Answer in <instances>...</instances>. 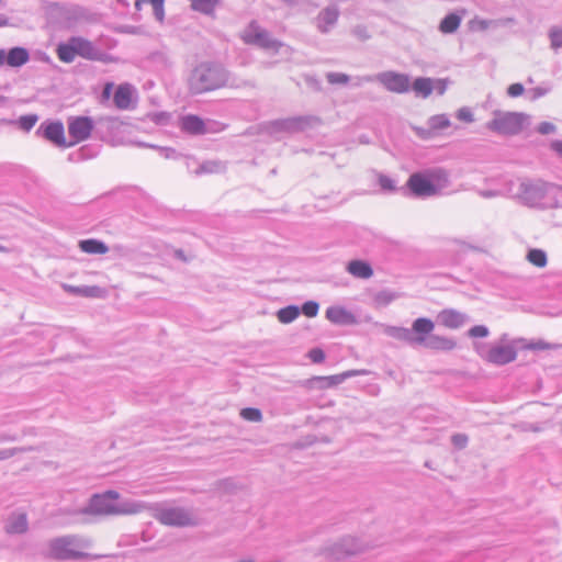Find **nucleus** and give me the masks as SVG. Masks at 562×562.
<instances>
[{
  "instance_id": "obj_1",
  "label": "nucleus",
  "mask_w": 562,
  "mask_h": 562,
  "mask_svg": "<svg viewBox=\"0 0 562 562\" xmlns=\"http://www.w3.org/2000/svg\"><path fill=\"white\" fill-rule=\"evenodd\" d=\"M435 323L427 317L416 318L411 328L387 326L384 333L396 340L404 341L411 347H425L431 350H452L456 341L451 338L434 335Z\"/></svg>"
},
{
  "instance_id": "obj_2",
  "label": "nucleus",
  "mask_w": 562,
  "mask_h": 562,
  "mask_svg": "<svg viewBox=\"0 0 562 562\" xmlns=\"http://www.w3.org/2000/svg\"><path fill=\"white\" fill-rule=\"evenodd\" d=\"M187 89L191 95H201L238 85L231 71L220 61L204 60L196 64L188 74Z\"/></svg>"
},
{
  "instance_id": "obj_44",
  "label": "nucleus",
  "mask_w": 562,
  "mask_h": 562,
  "mask_svg": "<svg viewBox=\"0 0 562 562\" xmlns=\"http://www.w3.org/2000/svg\"><path fill=\"white\" fill-rule=\"evenodd\" d=\"M488 328L484 325H475L469 329L468 335L473 338H483L488 335Z\"/></svg>"
},
{
  "instance_id": "obj_40",
  "label": "nucleus",
  "mask_w": 562,
  "mask_h": 562,
  "mask_svg": "<svg viewBox=\"0 0 562 562\" xmlns=\"http://www.w3.org/2000/svg\"><path fill=\"white\" fill-rule=\"evenodd\" d=\"M144 147H150L154 149H157L159 154L166 158V159H177L179 157V154L176 151V149L171 147H160L156 145H148V144H140Z\"/></svg>"
},
{
  "instance_id": "obj_4",
  "label": "nucleus",
  "mask_w": 562,
  "mask_h": 562,
  "mask_svg": "<svg viewBox=\"0 0 562 562\" xmlns=\"http://www.w3.org/2000/svg\"><path fill=\"white\" fill-rule=\"evenodd\" d=\"M92 547L88 537L70 533L52 538L47 541L45 555L57 561L86 560L90 554L86 550Z\"/></svg>"
},
{
  "instance_id": "obj_8",
  "label": "nucleus",
  "mask_w": 562,
  "mask_h": 562,
  "mask_svg": "<svg viewBox=\"0 0 562 562\" xmlns=\"http://www.w3.org/2000/svg\"><path fill=\"white\" fill-rule=\"evenodd\" d=\"M154 517L159 522L171 527H187L196 524V518L190 509L179 506L156 505Z\"/></svg>"
},
{
  "instance_id": "obj_25",
  "label": "nucleus",
  "mask_w": 562,
  "mask_h": 562,
  "mask_svg": "<svg viewBox=\"0 0 562 562\" xmlns=\"http://www.w3.org/2000/svg\"><path fill=\"white\" fill-rule=\"evenodd\" d=\"M57 57L60 61L69 64L72 63L78 56L75 43V36H71L67 42L60 43L56 48Z\"/></svg>"
},
{
  "instance_id": "obj_28",
  "label": "nucleus",
  "mask_w": 562,
  "mask_h": 562,
  "mask_svg": "<svg viewBox=\"0 0 562 562\" xmlns=\"http://www.w3.org/2000/svg\"><path fill=\"white\" fill-rule=\"evenodd\" d=\"M461 21L460 14L451 12L440 21L438 29L443 34H452L460 27Z\"/></svg>"
},
{
  "instance_id": "obj_55",
  "label": "nucleus",
  "mask_w": 562,
  "mask_h": 562,
  "mask_svg": "<svg viewBox=\"0 0 562 562\" xmlns=\"http://www.w3.org/2000/svg\"><path fill=\"white\" fill-rule=\"evenodd\" d=\"M479 194L482 196V198H485V199H491V198H495L498 195V192L497 191H494V190H480L479 191Z\"/></svg>"
},
{
  "instance_id": "obj_5",
  "label": "nucleus",
  "mask_w": 562,
  "mask_h": 562,
  "mask_svg": "<svg viewBox=\"0 0 562 562\" xmlns=\"http://www.w3.org/2000/svg\"><path fill=\"white\" fill-rule=\"evenodd\" d=\"M561 187L541 180H525L518 189L519 200L527 206L538 209L559 207Z\"/></svg>"
},
{
  "instance_id": "obj_36",
  "label": "nucleus",
  "mask_w": 562,
  "mask_h": 562,
  "mask_svg": "<svg viewBox=\"0 0 562 562\" xmlns=\"http://www.w3.org/2000/svg\"><path fill=\"white\" fill-rule=\"evenodd\" d=\"M240 416L248 422L258 423L262 419V413L255 407H246L240 411Z\"/></svg>"
},
{
  "instance_id": "obj_62",
  "label": "nucleus",
  "mask_w": 562,
  "mask_h": 562,
  "mask_svg": "<svg viewBox=\"0 0 562 562\" xmlns=\"http://www.w3.org/2000/svg\"><path fill=\"white\" fill-rule=\"evenodd\" d=\"M76 288H77V286L68 285V286H67V290H68L69 292H71V293H75V294H76Z\"/></svg>"
},
{
  "instance_id": "obj_17",
  "label": "nucleus",
  "mask_w": 562,
  "mask_h": 562,
  "mask_svg": "<svg viewBox=\"0 0 562 562\" xmlns=\"http://www.w3.org/2000/svg\"><path fill=\"white\" fill-rule=\"evenodd\" d=\"M339 9L337 5H328L319 11L317 16L315 18V24L317 30L327 34L331 31V29L336 25L339 18Z\"/></svg>"
},
{
  "instance_id": "obj_52",
  "label": "nucleus",
  "mask_w": 562,
  "mask_h": 562,
  "mask_svg": "<svg viewBox=\"0 0 562 562\" xmlns=\"http://www.w3.org/2000/svg\"><path fill=\"white\" fill-rule=\"evenodd\" d=\"M20 451H22V449H20V448L0 449V461L8 460V459L14 457Z\"/></svg>"
},
{
  "instance_id": "obj_32",
  "label": "nucleus",
  "mask_w": 562,
  "mask_h": 562,
  "mask_svg": "<svg viewBox=\"0 0 562 562\" xmlns=\"http://www.w3.org/2000/svg\"><path fill=\"white\" fill-rule=\"evenodd\" d=\"M300 315V308L296 305H289L280 308L277 313L278 319L283 324H289Z\"/></svg>"
},
{
  "instance_id": "obj_22",
  "label": "nucleus",
  "mask_w": 562,
  "mask_h": 562,
  "mask_svg": "<svg viewBox=\"0 0 562 562\" xmlns=\"http://www.w3.org/2000/svg\"><path fill=\"white\" fill-rule=\"evenodd\" d=\"M467 315L463 314V313H460L456 310H443L439 313L438 315V319L439 322L448 327V328H452V329H457V328H460L461 326H463V324L467 322Z\"/></svg>"
},
{
  "instance_id": "obj_43",
  "label": "nucleus",
  "mask_w": 562,
  "mask_h": 562,
  "mask_svg": "<svg viewBox=\"0 0 562 562\" xmlns=\"http://www.w3.org/2000/svg\"><path fill=\"white\" fill-rule=\"evenodd\" d=\"M101 289L97 285H83L80 288H76V294L86 296V297H95L99 295Z\"/></svg>"
},
{
  "instance_id": "obj_9",
  "label": "nucleus",
  "mask_w": 562,
  "mask_h": 562,
  "mask_svg": "<svg viewBox=\"0 0 562 562\" xmlns=\"http://www.w3.org/2000/svg\"><path fill=\"white\" fill-rule=\"evenodd\" d=\"M241 40L248 45H256L266 49H279L281 43L272 38L256 21H251L241 33Z\"/></svg>"
},
{
  "instance_id": "obj_61",
  "label": "nucleus",
  "mask_w": 562,
  "mask_h": 562,
  "mask_svg": "<svg viewBox=\"0 0 562 562\" xmlns=\"http://www.w3.org/2000/svg\"><path fill=\"white\" fill-rule=\"evenodd\" d=\"M110 90H111V86H110V85H108V86L104 88V90H103V95L108 98V97L110 95Z\"/></svg>"
},
{
  "instance_id": "obj_50",
  "label": "nucleus",
  "mask_w": 562,
  "mask_h": 562,
  "mask_svg": "<svg viewBox=\"0 0 562 562\" xmlns=\"http://www.w3.org/2000/svg\"><path fill=\"white\" fill-rule=\"evenodd\" d=\"M525 91V88L521 83H513L507 88V94L510 98H517L520 97Z\"/></svg>"
},
{
  "instance_id": "obj_47",
  "label": "nucleus",
  "mask_w": 562,
  "mask_h": 562,
  "mask_svg": "<svg viewBox=\"0 0 562 562\" xmlns=\"http://www.w3.org/2000/svg\"><path fill=\"white\" fill-rule=\"evenodd\" d=\"M379 184H380L381 189L384 191H394L395 190L394 180L387 176L381 175L379 177Z\"/></svg>"
},
{
  "instance_id": "obj_10",
  "label": "nucleus",
  "mask_w": 562,
  "mask_h": 562,
  "mask_svg": "<svg viewBox=\"0 0 562 562\" xmlns=\"http://www.w3.org/2000/svg\"><path fill=\"white\" fill-rule=\"evenodd\" d=\"M366 549V544L357 538L345 537L340 541L325 549V554L336 561L345 559L349 555L359 553Z\"/></svg>"
},
{
  "instance_id": "obj_18",
  "label": "nucleus",
  "mask_w": 562,
  "mask_h": 562,
  "mask_svg": "<svg viewBox=\"0 0 562 562\" xmlns=\"http://www.w3.org/2000/svg\"><path fill=\"white\" fill-rule=\"evenodd\" d=\"M75 43L78 56L88 60H105L106 54L94 46L92 42L80 36H75Z\"/></svg>"
},
{
  "instance_id": "obj_16",
  "label": "nucleus",
  "mask_w": 562,
  "mask_h": 562,
  "mask_svg": "<svg viewBox=\"0 0 562 562\" xmlns=\"http://www.w3.org/2000/svg\"><path fill=\"white\" fill-rule=\"evenodd\" d=\"M483 357L493 364L504 366L516 359L517 351L510 345H498L492 346Z\"/></svg>"
},
{
  "instance_id": "obj_38",
  "label": "nucleus",
  "mask_w": 562,
  "mask_h": 562,
  "mask_svg": "<svg viewBox=\"0 0 562 562\" xmlns=\"http://www.w3.org/2000/svg\"><path fill=\"white\" fill-rule=\"evenodd\" d=\"M37 120H38V117L36 114L22 115L19 119V126L21 130L29 132L34 127Z\"/></svg>"
},
{
  "instance_id": "obj_63",
  "label": "nucleus",
  "mask_w": 562,
  "mask_h": 562,
  "mask_svg": "<svg viewBox=\"0 0 562 562\" xmlns=\"http://www.w3.org/2000/svg\"><path fill=\"white\" fill-rule=\"evenodd\" d=\"M417 133H418V135H420L423 137H426L425 136V131L423 128H417Z\"/></svg>"
},
{
  "instance_id": "obj_12",
  "label": "nucleus",
  "mask_w": 562,
  "mask_h": 562,
  "mask_svg": "<svg viewBox=\"0 0 562 562\" xmlns=\"http://www.w3.org/2000/svg\"><path fill=\"white\" fill-rule=\"evenodd\" d=\"M315 121H317V119L310 115L292 116L274 120L270 123V127L272 132H285L293 134L305 131Z\"/></svg>"
},
{
  "instance_id": "obj_20",
  "label": "nucleus",
  "mask_w": 562,
  "mask_h": 562,
  "mask_svg": "<svg viewBox=\"0 0 562 562\" xmlns=\"http://www.w3.org/2000/svg\"><path fill=\"white\" fill-rule=\"evenodd\" d=\"M8 535H23L29 530V521L25 513H12L4 526Z\"/></svg>"
},
{
  "instance_id": "obj_53",
  "label": "nucleus",
  "mask_w": 562,
  "mask_h": 562,
  "mask_svg": "<svg viewBox=\"0 0 562 562\" xmlns=\"http://www.w3.org/2000/svg\"><path fill=\"white\" fill-rule=\"evenodd\" d=\"M550 148L560 157L562 158V140H552L550 144Z\"/></svg>"
},
{
  "instance_id": "obj_35",
  "label": "nucleus",
  "mask_w": 562,
  "mask_h": 562,
  "mask_svg": "<svg viewBox=\"0 0 562 562\" xmlns=\"http://www.w3.org/2000/svg\"><path fill=\"white\" fill-rule=\"evenodd\" d=\"M397 297L396 293L390 290H382L373 295V301L378 306H386Z\"/></svg>"
},
{
  "instance_id": "obj_6",
  "label": "nucleus",
  "mask_w": 562,
  "mask_h": 562,
  "mask_svg": "<svg viewBox=\"0 0 562 562\" xmlns=\"http://www.w3.org/2000/svg\"><path fill=\"white\" fill-rule=\"evenodd\" d=\"M527 120L528 115L525 113L495 111L494 119L486 127L499 135H517L522 131Z\"/></svg>"
},
{
  "instance_id": "obj_26",
  "label": "nucleus",
  "mask_w": 562,
  "mask_h": 562,
  "mask_svg": "<svg viewBox=\"0 0 562 562\" xmlns=\"http://www.w3.org/2000/svg\"><path fill=\"white\" fill-rule=\"evenodd\" d=\"M347 271L360 279H369L373 276L372 267L363 260H351L347 266Z\"/></svg>"
},
{
  "instance_id": "obj_54",
  "label": "nucleus",
  "mask_w": 562,
  "mask_h": 562,
  "mask_svg": "<svg viewBox=\"0 0 562 562\" xmlns=\"http://www.w3.org/2000/svg\"><path fill=\"white\" fill-rule=\"evenodd\" d=\"M153 11H154V15H155L156 20L159 21V22H162L164 19H165L164 5L160 7V8L153 9Z\"/></svg>"
},
{
  "instance_id": "obj_59",
  "label": "nucleus",
  "mask_w": 562,
  "mask_h": 562,
  "mask_svg": "<svg viewBox=\"0 0 562 562\" xmlns=\"http://www.w3.org/2000/svg\"><path fill=\"white\" fill-rule=\"evenodd\" d=\"M8 25V18L3 14H0V27Z\"/></svg>"
},
{
  "instance_id": "obj_42",
  "label": "nucleus",
  "mask_w": 562,
  "mask_h": 562,
  "mask_svg": "<svg viewBox=\"0 0 562 562\" xmlns=\"http://www.w3.org/2000/svg\"><path fill=\"white\" fill-rule=\"evenodd\" d=\"M319 305L315 301H307L303 303L300 308V313H303L307 317H315L318 313Z\"/></svg>"
},
{
  "instance_id": "obj_29",
  "label": "nucleus",
  "mask_w": 562,
  "mask_h": 562,
  "mask_svg": "<svg viewBox=\"0 0 562 562\" xmlns=\"http://www.w3.org/2000/svg\"><path fill=\"white\" fill-rule=\"evenodd\" d=\"M191 9L204 15H213L220 0H189Z\"/></svg>"
},
{
  "instance_id": "obj_15",
  "label": "nucleus",
  "mask_w": 562,
  "mask_h": 562,
  "mask_svg": "<svg viewBox=\"0 0 562 562\" xmlns=\"http://www.w3.org/2000/svg\"><path fill=\"white\" fill-rule=\"evenodd\" d=\"M36 134L58 147H69L65 138L64 125L60 121L45 122L37 128Z\"/></svg>"
},
{
  "instance_id": "obj_33",
  "label": "nucleus",
  "mask_w": 562,
  "mask_h": 562,
  "mask_svg": "<svg viewBox=\"0 0 562 562\" xmlns=\"http://www.w3.org/2000/svg\"><path fill=\"white\" fill-rule=\"evenodd\" d=\"M427 124L431 131H440V130L448 128L451 125V122H450L448 115L437 114V115L430 116L428 119Z\"/></svg>"
},
{
  "instance_id": "obj_48",
  "label": "nucleus",
  "mask_w": 562,
  "mask_h": 562,
  "mask_svg": "<svg viewBox=\"0 0 562 562\" xmlns=\"http://www.w3.org/2000/svg\"><path fill=\"white\" fill-rule=\"evenodd\" d=\"M308 358L314 363H321L325 359V352L321 348H313L308 351Z\"/></svg>"
},
{
  "instance_id": "obj_19",
  "label": "nucleus",
  "mask_w": 562,
  "mask_h": 562,
  "mask_svg": "<svg viewBox=\"0 0 562 562\" xmlns=\"http://www.w3.org/2000/svg\"><path fill=\"white\" fill-rule=\"evenodd\" d=\"M325 316L335 325L346 326L357 323V318L353 313L338 305L329 306L325 312Z\"/></svg>"
},
{
  "instance_id": "obj_41",
  "label": "nucleus",
  "mask_w": 562,
  "mask_h": 562,
  "mask_svg": "<svg viewBox=\"0 0 562 562\" xmlns=\"http://www.w3.org/2000/svg\"><path fill=\"white\" fill-rule=\"evenodd\" d=\"M326 79L330 85H346L350 77L342 72H327Z\"/></svg>"
},
{
  "instance_id": "obj_64",
  "label": "nucleus",
  "mask_w": 562,
  "mask_h": 562,
  "mask_svg": "<svg viewBox=\"0 0 562 562\" xmlns=\"http://www.w3.org/2000/svg\"><path fill=\"white\" fill-rule=\"evenodd\" d=\"M7 251H8V248L2 246V245H0V252H7Z\"/></svg>"
},
{
  "instance_id": "obj_49",
  "label": "nucleus",
  "mask_w": 562,
  "mask_h": 562,
  "mask_svg": "<svg viewBox=\"0 0 562 562\" xmlns=\"http://www.w3.org/2000/svg\"><path fill=\"white\" fill-rule=\"evenodd\" d=\"M557 130L555 125L551 122H541L537 126V132L541 135H549L554 133Z\"/></svg>"
},
{
  "instance_id": "obj_56",
  "label": "nucleus",
  "mask_w": 562,
  "mask_h": 562,
  "mask_svg": "<svg viewBox=\"0 0 562 562\" xmlns=\"http://www.w3.org/2000/svg\"><path fill=\"white\" fill-rule=\"evenodd\" d=\"M16 439H18L16 435H11V434H7V432L0 434V442H10V441H15Z\"/></svg>"
},
{
  "instance_id": "obj_24",
  "label": "nucleus",
  "mask_w": 562,
  "mask_h": 562,
  "mask_svg": "<svg viewBox=\"0 0 562 562\" xmlns=\"http://www.w3.org/2000/svg\"><path fill=\"white\" fill-rule=\"evenodd\" d=\"M30 60V53L26 48L15 46L5 52V63L10 67H21Z\"/></svg>"
},
{
  "instance_id": "obj_45",
  "label": "nucleus",
  "mask_w": 562,
  "mask_h": 562,
  "mask_svg": "<svg viewBox=\"0 0 562 562\" xmlns=\"http://www.w3.org/2000/svg\"><path fill=\"white\" fill-rule=\"evenodd\" d=\"M456 116L458 120L467 123H472L474 121L472 111L467 106L459 109L456 113Z\"/></svg>"
},
{
  "instance_id": "obj_31",
  "label": "nucleus",
  "mask_w": 562,
  "mask_h": 562,
  "mask_svg": "<svg viewBox=\"0 0 562 562\" xmlns=\"http://www.w3.org/2000/svg\"><path fill=\"white\" fill-rule=\"evenodd\" d=\"M226 170V164L222 160H206L200 164L196 175L202 173H222Z\"/></svg>"
},
{
  "instance_id": "obj_30",
  "label": "nucleus",
  "mask_w": 562,
  "mask_h": 562,
  "mask_svg": "<svg viewBox=\"0 0 562 562\" xmlns=\"http://www.w3.org/2000/svg\"><path fill=\"white\" fill-rule=\"evenodd\" d=\"M412 89L417 95L427 98L434 90L432 80L430 78L419 77L416 78L412 85Z\"/></svg>"
},
{
  "instance_id": "obj_21",
  "label": "nucleus",
  "mask_w": 562,
  "mask_h": 562,
  "mask_svg": "<svg viewBox=\"0 0 562 562\" xmlns=\"http://www.w3.org/2000/svg\"><path fill=\"white\" fill-rule=\"evenodd\" d=\"M180 128L190 135H203L206 133L204 121L194 114H188L181 117Z\"/></svg>"
},
{
  "instance_id": "obj_46",
  "label": "nucleus",
  "mask_w": 562,
  "mask_h": 562,
  "mask_svg": "<svg viewBox=\"0 0 562 562\" xmlns=\"http://www.w3.org/2000/svg\"><path fill=\"white\" fill-rule=\"evenodd\" d=\"M551 40V46L553 48L562 47V27L557 30H551L549 33Z\"/></svg>"
},
{
  "instance_id": "obj_3",
  "label": "nucleus",
  "mask_w": 562,
  "mask_h": 562,
  "mask_svg": "<svg viewBox=\"0 0 562 562\" xmlns=\"http://www.w3.org/2000/svg\"><path fill=\"white\" fill-rule=\"evenodd\" d=\"M120 494L116 491H106L93 494L88 504L77 510H63L74 516H119L132 515L142 512L144 505L134 501L119 502Z\"/></svg>"
},
{
  "instance_id": "obj_14",
  "label": "nucleus",
  "mask_w": 562,
  "mask_h": 562,
  "mask_svg": "<svg viewBox=\"0 0 562 562\" xmlns=\"http://www.w3.org/2000/svg\"><path fill=\"white\" fill-rule=\"evenodd\" d=\"M364 371L360 370H348L339 374L329 376H313L305 381V386L310 389L325 390L341 384L347 379L363 374Z\"/></svg>"
},
{
  "instance_id": "obj_60",
  "label": "nucleus",
  "mask_w": 562,
  "mask_h": 562,
  "mask_svg": "<svg viewBox=\"0 0 562 562\" xmlns=\"http://www.w3.org/2000/svg\"><path fill=\"white\" fill-rule=\"evenodd\" d=\"M5 63V50L0 49V66H2Z\"/></svg>"
},
{
  "instance_id": "obj_7",
  "label": "nucleus",
  "mask_w": 562,
  "mask_h": 562,
  "mask_svg": "<svg viewBox=\"0 0 562 562\" xmlns=\"http://www.w3.org/2000/svg\"><path fill=\"white\" fill-rule=\"evenodd\" d=\"M355 80V87H361L363 83L378 80L386 90L395 93H405L411 88L409 77L395 71H383L375 76H358Z\"/></svg>"
},
{
  "instance_id": "obj_27",
  "label": "nucleus",
  "mask_w": 562,
  "mask_h": 562,
  "mask_svg": "<svg viewBox=\"0 0 562 562\" xmlns=\"http://www.w3.org/2000/svg\"><path fill=\"white\" fill-rule=\"evenodd\" d=\"M79 248L81 251L92 255H104L109 251L105 243L94 238L80 240Z\"/></svg>"
},
{
  "instance_id": "obj_23",
  "label": "nucleus",
  "mask_w": 562,
  "mask_h": 562,
  "mask_svg": "<svg viewBox=\"0 0 562 562\" xmlns=\"http://www.w3.org/2000/svg\"><path fill=\"white\" fill-rule=\"evenodd\" d=\"M133 88L128 83L120 85L113 97L115 106L120 110H127L132 104Z\"/></svg>"
},
{
  "instance_id": "obj_51",
  "label": "nucleus",
  "mask_w": 562,
  "mask_h": 562,
  "mask_svg": "<svg viewBox=\"0 0 562 562\" xmlns=\"http://www.w3.org/2000/svg\"><path fill=\"white\" fill-rule=\"evenodd\" d=\"M451 441L457 448L462 449L465 448L468 443V436L464 434H456L451 437Z\"/></svg>"
},
{
  "instance_id": "obj_57",
  "label": "nucleus",
  "mask_w": 562,
  "mask_h": 562,
  "mask_svg": "<svg viewBox=\"0 0 562 562\" xmlns=\"http://www.w3.org/2000/svg\"><path fill=\"white\" fill-rule=\"evenodd\" d=\"M434 89L438 92V94H443L447 89L446 82L443 80H438Z\"/></svg>"
},
{
  "instance_id": "obj_37",
  "label": "nucleus",
  "mask_w": 562,
  "mask_h": 562,
  "mask_svg": "<svg viewBox=\"0 0 562 562\" xmlns=\"http://www.w3.org/2000/svg\"><path fill=\"white\" fill-rule=\"evenodd\" d=\"M552 90V85L550 82H543L542 85L535 87L529 90L530 99L532 101L538 100L546 94H548Z\"/></svg>"
},
{
  "instance_id": "obj_11",
  "label": "nucleus",
  "mask_w": 562,
  "mask_h": 562,
  "mask_svg": "<svg viewBox=\"0 0 562 562\" xmlns=\"http://www.w3.org/2000/svg\"><path fill=\"white\" fill-rule=\"evenodd\" d=\"M93 120L89 116H72L68 119V134L72 138L68 146L88 139L93 130Z\"/></svg>"
},
{
  "instance_id": "obj_58",
  "label": "nucleus",
  "mask_w": 562,
  "mask_h": 562,
  "mask_svg": "<svg viewBox=\"0 0 562 562\" xmlns=\"http://www.w3.org/2000/svg\"><path fill=\"white\" fill-rule=\"evenodd\" d=\"M151 5H153V9L155 8H160L164 5V1L165 0H149Z\"/></svg>"
},
{
  "instance_id": "obj_39",
  "label": "nucleus",
  "mask_w": 562,
  "mask_h": 562,
  "mask_svg": "<svg viewBox=\"0 0 562 562\" xmlns=\"http://www.w3.org/2000/svg\"><path fill=\"white\" fill-rule=\"evenodd\" d=\"M351 34L359 41L366 42L371 38V34L368 27L363 24H357L351 27Z\"/></svg>"
},
{
  "instance_id": "obj_34",
  "label": "nucleus",
  "mask_w": 562,
  "mask_h": 562,
  "mask_svg": "<svg viewBox=\"0 0 562 562\" xmlns=\"http://www.w3.org/2000/svg\"><path fill=\"white\" fill-rule=\"evenodd\" d=\"M527 259L536 267L543 268L547 265V254L542 249H530L527 254Z\"/></svg>"
},
{
  "instance_id": "obj_13",
  "label": "nucleus",
  "mask_w": 562,
  "mask_h": 562,
  "mask_svg": "<svg viewBox=\"0 0 562 562\" xmlns=\"http://www.w3.org/2000/svg\"><path fill=\"white\" fill-rule=\"evenodd\" d=\"M406 186L409 192L416 198H428L438 192L436 184L428 176L422 172L411 175Z\"/></svg>"
}]
</instances>
